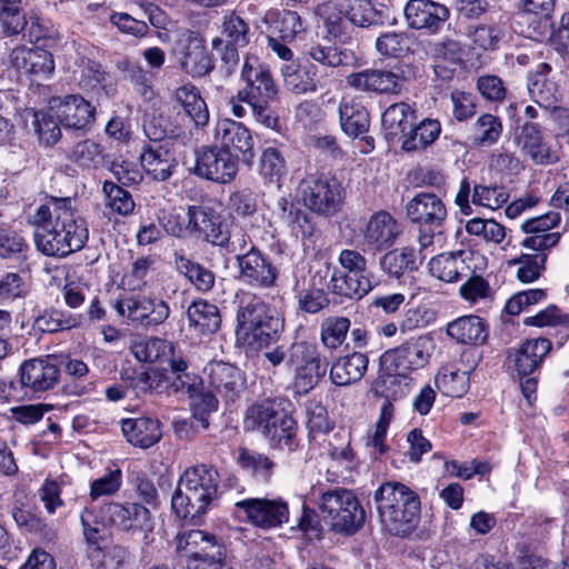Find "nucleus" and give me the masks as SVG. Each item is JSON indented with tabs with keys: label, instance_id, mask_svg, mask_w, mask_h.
Listing matches in <instances>:
<instances>
[{
	"label": "nucleus",
	"instance_id": "nucleus-3",
	"mask_svg": "<svg viewBox=\"0 0 569 569\" xmlns=\"http://www.w3.org/2000/svg\"><path fill=\"white\" fill-rule=\"evenodd\" d=\"M378 520L385 531L392 536H406L419 519L420 499L408 486L398 481H386L373 492Z\"/></svg>",
	"mask_w": 569,
	"mask_h": 569
},
{
	"label": "nucleus",
	"instance_id": "nucleus-56",
	"mask_svg": "<svg viewBox=\"0 0 569 569\" xmlns=\"http://www.w3.org/2000/svg\"><path fill=\"white\" fill-rule=\"evenodd\" d=\"M130 349L138 361L156 362L172 352V345L161 338H149L134 342Z\"/></svg>",
	"mask_w": 569,
	"mask_h": 569
},
{
	"label": "nucleus",
	"instance_id": "nucleus-19",
	"mask_svg": "<svg viewBox=\"0 0 569 569\" xmlns=\"http://www.w3.org/2000/svg\"><path fill=\"white\" fill-rule=\"evenodd\" d=\"M50 109L59 123L68 129L86 130L94 121L96 108L78 94L52 99Z\"/></svg>",
	"mask_w": 569,
	"mask_h": 569
},
{
	"label": "nucleus",
	"instance_id": "nucleus-22",
	"mask_svg": "<svg viewBox=\"0 0 569 569\" xmlns=\"http://www.w3.org/2000/svg\"><path fill=\"white\" fill-rule=\"evenodd\" d=\"M402 232L400 222L388 211L372 213L361 230L362 244L370 250L381 251L392 247Z\"/></svg>",
	"mask_w": 569,
	"mask_h": 569
},
{
	"label": "nucleus",
	"instance_id": "nucleus-13",
	"mask_svg": "<svg viewBox=\"0 0 569 569\" xmlns=\"http://www.w3.org/2000/svg\"><path fill=\"white\" fill-rule=\"evenodd\" d=\"M113 307L120 317L144 329L163 323L170 316V307L164 300L141 293L121 297Z\"/></svg>",
	"mask_w": 569,
	"mask_h": 569
},
{
	"label": "nucleus",
	"instance_id": "nucleus-7",
	"mask_svg": "<svg viewBox=\"0 0 569 569\" xmlns=\"http://www.w3.org/2000/svg\"><path fill=\"white\" fill-rule=\"evenodd\" d=\"M282 320L262 300L254 297L237 311L236 335L248 346L262 348L279 339Z\"/></svg>",
	"mask_w": 569,
	"mask_h": 569
},
{
	"label": "nucleus",
	"instance_id": "nucleus-50",
	"mask_svg": "<svg viewBox=\"0 0 569 569\" xmlns=\"http://www.w3.org/2000/svg\"><path fill=\"white\" fill-rule=\"evenodd\" d=\"M216 546L218 545L214 536L202 530H188L178 533L176 537V550L183 552L187 559L214 549Z\"/></svg>",
	"mask_w": 569,
	"mask_h": 569
},
{
	"label": "nucleus",
	"instance_id": "nucleus-63",
	"mask_svg": "<svg viewBox=\"0 0 569 569\" xmlns=\"http://www.w3.org/2000/svg\"><path fill=\"white\" fill-rule=\"evenodd\" d=\"M187 392L191 399L193 418L201 423L202 428H208V417L217 410L218 400L211 392L198 391L196 383H193V390H187Z\"/></svg>",
	"mask_w": 569,
	"mask_h": 569
},
{
	"label": "nucleus",
	"instance_id": "nucleus-6",
	"mask_svg": "<svg viewBox=\"0 0 569 569\" xmlns=\"http://www.w3.org/2000/svg\"><path fill=\"white\" fill-rule=\"evenodd\" d=\"M433 350L435 343L432 338L422 335L410 338L402 345L386 351L381 356V363L389 373L383 379V383L392 386L403 382L405 388L400 389L399 395L406 393L410 383V379L406 373L426 367ZM391 395L397 396L398 392L393 391Z\"/></svg>",
	"mask_w": 569,
	"mask_h": 569
},
{
	"label": "nucleus",
	"instance_id": "nucleus-58",
	"mask_svg": "<svg viewBox=\"0 0 569 569\" xmlns=\"http://www.w3.org/2000/svg\"><path fill=\"white\" fill-rule=\"evenodd\" d=\"M412 40L405 32H387L376 40L377 51L385 57L401 58L411 52Z\"/></svg>",
	"mask_w": 569,
	"mask_h": 569
},
{
	"label": "nucleus",
	"instance_id": "nucleus-16",
	"mask_svg": "<svg viewBox=\"0 0 569 569\" xmlns=\"http://www.w3.org/2000/svg\"><path fill=\"white\" fill-rule=\"evenodd\" d=\"M239 280L252 288L269 289L276 284L277 268L259 249L251 246L243 253L237 254Z\"/></svg>",
	"mask_w": 569,
	"mask_h": 569
},
{
	"label": "nucleus",
	"instance_id": "nucleus-47",
	"mask_svg": "<svg viewBox=\"0 0 569 569\" xmlns=\"http://www.w3.org/2000/svg\"><path fill=\"white\" fill-rule=\"evenodd\" d=\"M430 54L437 62L436 70L449 66L452 70L461 67L466 58L465 46L457 39L442 38L430 47Z\"/></svg>",
	"mask_w": 569,
	"mask_h": 569
},
{
	"label": "nucleus",
	"instance_id": "nucleus-42",
	"mask_svg": "<svg viewBox=\"0 0 569 569\" xmlns=\"http://www.w3.org/2000/svg\"><path fill=\"white\" fill-rule=\"evenodd\" d=\"M423 257H418L413 248L403 247L391 250L380 258L381 269L391 277H400L407 270H416L421 264Z\"/></svg>",
	"mask_w": 569,
	"mask_h": 569
},
{
	"label": "nucleus",
	"instance_id": "nucleus-31",
	"mask_svg": "<svg viewBox=\"0 0 569 569\" xmlns=\"http://www.w3.org/2000/svg\"><path fill=\"white\" fill-rule=\"evenodd\" d=\"M121 431L128 442L142 449L154 446L162 437L160 421L150 417L122 419Z\"/></svg>",
	"mask_w": 569,
	"mask_h": 569
},
{
	"label": "nucleus",
	"instance_id": "nucleus-43",
	"mask_svg": "<svg viewBox=\"0 0 569 569\" xmlns=\"http://www.w3.org/2000/svg\"><path fill=\"white\" fill-rule=\"evenodd\" d=\"M416 110L406 102L389 106L382 113L381 123L389 137L403 136L413 126Z\"/></svg>",
	"mask_w": 569,
	"mask_h": 569
},
{
	"label": "nucleus",
	"instance_id": "nucleus-23",
	"mask_svg": "<svg viewBox=\"0 0 569 569\" xmlns=\"http://www.w3.org/2000/svg\"><path fill=\"white\" fill-rule=\"evenodd\" d=\"M19 377L33 396L52 390L59 382L60 370L51 357L33 358L21 363Z\"/></svg>",
	"mask_w": 569,
	"mask_h": 569
},
{
	"label": "nucleus",
	"instance_id": "nucleus-41",
	"mask_svg": "<svg viewBox=\"0 0 569 569\" xmlns=\"http://www.w3.org/2000/svg\"><path fill=\"white\" fill-rule=\"evenodd\" d=\"M441 132V124L437 119L426 118L403 136L401 148L407 152L425 150L431 146Z\"/></svg>",
	"mask_w": 569,
	"mask_h": 569
},
{
	"label": "nucleus",
	"instance_id": "nucleus-17",
	"mask_svg": "<svg viewBox=\"0 0 569 569\" xmlns=\"http://www.w3.org/2000/svg\"><path fill=\"white\" fill-rule=\"evenodd\" d=\"M406 216L411 223L433 231L443 227L448 212L439 196L431 192H419L407 202Z\"/></svg>",
	"mask_w": 569,
	"mask_h": 569
},
{
	"label": "nucleus",
	"instance_id": "nucleus-61",
	"mask_svg": "<svg viewBox=\"0 0 569 569\" xmlns=\"http://www.w3.org/2000/svg\"><path fill=\"white\" fill-rule=\"evenodd\" d=\"M547 261L546 253L521 254L512 260L518 266L517 279L522 283H531L539 279L545 270Z\"/></svg>",
	"mask_w": 569,
	"mask_h": 569
},
{
	"label": "nucleus",
	"instance_id": "nucleus-64",
	"mask_svg": "<svg viewBox=\"0 0 569 569\" xmlns=\"http://www.w3.org/2000/svg\"><path fill=\"white\" fill-rule=\"evenodd\" d=\"M102 191L106 197V206L121 216L131 213L134 209V201L131 194L111 181H104Z\"/></svg>",
	"mask_w": 569,
	"mask_h": 569
},
{
	"label": "nucleus",
	"instance_id": "nucleus-30",
	"mask_svg": "<svg viewBox=\"0 0 569 569\" xmlns=\"http://www.w3.org/2000/svg\"><path fill=\"white\" fill-rule=\"evenodd\" d=\"M550 71L549 63H540L535 72L529 73L527 82L531 100L547 110L556 109L561 98L557 83L549 77Z\"/></svg>",
	"mask_w": 569,
	"mask_h": 569
},
{
	"label": "nucleus",
	"instance_id": "nucleus-10",
	"mask_svg": "<svg viewBox=\"0 0 569 569\" xmlns=\"http://www.w3.org/2000/svg\"><path fill=\"white\" fill-rule=\"evenodd\" d=\"M325 14L328 32L342 40L349 37L351 26L369 28L380 23V14L369 0H346L327 4Z\"/></svg>",
	"mask_w": 569,
	"mask_h": 569
},
{
	"label": "nucleus",
	"instance_id": "nucleus-34",
	"mask_svg": "<svg viewBox=\"0 0 569 569\" xmlns=\"http://www.w3.org/2000/svg\"><path fill=\"white\" fill-rule=\"evenodd\" d=\"M189 331L197 337L214 333L221 325V316L216 305L206 300L192 302L187 310Z\"/></svg>",
	"mask_w": 569,
	"mask_h": 569
},
{
	"label": "nucleus",
	"instance_id": "nucleus-55",
	"mask_svg": "<svg viewBox=\"0 0 569 569\" xmlns=\"http://www.w3.org/2000/svg\"><path fill=\"white\" fill-rule=\"evenodd\" d=\"M350 329V320L347 317H328L320 325V339L327 349L335 350L346 340Z\"/></svg>",
	"mask_w": 569,
	"mask_h": 569
},
{
	"label": "nucleus",
	"instance_id": "nucleus-27",
	"mask_svg": "<svg viewBox=\"0 0 569 569\" xmlns=\"http://www.w3.org/2000/svg\"><path fill=\"white\" fill-rule=\"evenodd\" d=\"M251 38V31L248 22L234 11L226 12L221 18L220 37L213 40L223 43L226 52L223 60L237 63L239 60L238 49L244 48Z\"/></svg>",
	"mask_w": 569,
	"mask_h": 569
},
{
	"label": "nucleus",
	"instance_id": "nucleus-5",
	"mask_svg": "<svg viewBox=\"0 0 569 569\" xmlns=\"http://www.w3.org/2000/svg\"><path fill=\"white\" fill-rule=\"evenodd\" d=\"M317 507L329 529L338 535L352 536L366 522V511L359 498L346 488L322 491Z\"/></svg>",
	"mask_w": 569,
	"mask_h": 569
},
{
	"label": "nucleus",
	"instance_id": "nucleus-2",
	"mask_svg": "<svg viewBox=\"0 0 569 569\" xmlns=\"http://www.w3.org/2000/svg\"><path fill=\"white\" fill-rule=\"evenodd\" d=\"M241 78L247 84L236 97L230 98L232 114L237 118L244 117L246 108L241 104L243 102L250 107L257 122L266 128L276 129L279 118L270 108V102L276 99L278 89L269 69L259 64L256 59L247 58Z\"/></svg>",
	"mask_w": 569,
	"mask_h": 569
},
{
	"label": "nucleus",
	"instance_id": "nucleus-52",
	"mask_svg": "<svg viewBox=\"0 0 569 569\" xmlns=\"http://www.w3.org/2000/svg\"><path fill=\"white\" fill-rule=\"evenodd\" d=\"M24 118L31 119L34 132L38 134L39 140L48 147L56 144L61 138V129L56 117L48 114L44 111H37L34 109H27Z\"/></svg>",
	"mask_w": 569,
	"mask_h": 569
},
{
	"label": "nucleus",
	"instance_id": "nucleus-59",
	"mask_svg": "<svg viewBox=\"0 0 569 569\" xmlns=\"http://www.w3.org/2000/svg\"><path fill=\"white\" fill-rule=\"evenodd\" d=\"M509 199V192L506 187L492 184H475L472 188L471 202L475 206L483 207L490 210L501 208Z\"/></svg>",
	"mask_w": 569,
	"mask_h": 569
},
{
	"label": "nucleus",
	"instance_id": "nucleus-18",
	"mask_svg": "<svg viewBox=\"0 0 569 569\" xmlns=\"http://www.w3.org/2000/svg\"><path fill=\"white\" fill-rule=\"evenodd\" d=\"M144 131L153 142L142 148L140 153L141 167L152 179L164 181L171 177L177 160L168 147L157 143L158 140L164 137V130L150 132V129L146 126Z\"/></svg>",
	"mask_w": 569,
	"mask_h": 569
},
{
	"label": "nucleus",
	"instance_id": "nucleus-32",
	"mask_svg": "<svg viewBox=\"0 0 569 569\" xmlns=\"http://www.w3.org/2000/svg\"><path fill=\"white\" fill-rule=\"evenodd\" d=\"M189 233H199L206 241L222 246L227 234L222 232L220 218L211 210L198 206H189L187 210Z\"/></svg>",
	"mask_w": 569,
	"mask_h": 569
},
{
	"label": "nucleus",
	"instance_id": "nucleus-21",
	"mask_svg": "<svg viewBox=\"0 0 569 569\" xmlns=\"http://www.w3.org/2000/svg\"><path fill=\"white\" fill-rule=\"evenodd\" d=\"M248 521L260 528H273L288 521V505L282 499L249 498L236 502Z\"/></svg>",
	"mask_w": 569,
	"mask_h": 569
},
{
	"label": "nucleus",
	"instance_id": "nucleus-40",
	"mask_svg": "<svg viewBox=\"0 0 569 569\" xmlns=\"http://www.w3.org/2000/svg\"><path fill=\"white\" fill-rule=\"evenodd\" d=\"M80 521L82 526L83 536L89 547H94L98 551V546L108 542V523H111L108 516L96 508L86 507L80 513Z\"/></svg>",
	"mask_w": 569,
	"mask_h": 569
},
{
	"label": "nucleus",
	"instance_id": "nucleus-44",
	"mask_svg": "<svg viewBox=\"0 0 569 569\" xmlns=\"http://www.w3.org/2000/svg\"><path fill=\"white\" fill-rule=\"evenodd\" d=\"M174 99L183 108L197 127H203L209 121V111L199 90L192 84H183L174 92Z\"/></svg>",
	"mask_w": 569,
	"mask_h": 569
},
{
	"label": "nucleus",
	"instance_id": "nucleus-46",
	"mask_svg": "<svg viewBox=\"0 0 569 569\" xmlns=\"http://www.w3.org/2000/svg\"><path fill=\"white\" fill-rule=\"evenodd\" d=\"M435 382L442 395L460 398L469 390V372L452 365L442 366L436 376Z\"/></svg>",
	"mask_w": 569,
	"mask_h": 569
},
{
	"label": "nucleus",
	"instance_id": "nucleus-25",
	"mask_svg": "<svg viewBox=\"0 0 569 569\" xmlns=\"http://www.w3.org/2000/svg\"><path fill=\"white\" fill-rule=\"evenodd\" d=\"M10 64L20 74L47 79L54 71L52 53L40 46L14 48L10 53Z\"/></svg>",
	"mask_w": 569,
	"mask_h": 569
},
{
	"label": "nucleus",
	"instance_id": "nucleus-53",
	"mask_svg": "<svg viewBox=\"0 0 569 569\" xmlns=\"http://www.w3.org/2000/svg\"><path fill=\"white\" fill-rule=\"evenodd\" d=\"M89 558L96 569H124L128 563V551L119 546L108 547L107 542L94 547H89Z\"/></svg>",
	"mask_w": 569,
	"mask_h": 569
},
{
	"label": "nucleus",
	"instance_id": "nucleus-38",
	"mask_svg": "<svg viewBox=\"0 0 569 569\" xmlns=\"http://www.w3.org/2000/svg\"><path fill=\"white\" fill-rule=\"evenodd\" d=\"M281 73L284 87L293 93L313 92L317 89L316 67L312 64L286 63L281 67Z\"/></svg>",
	"mask_w": 569,
	"mask_h": 569
},
{
	"label": "nucleus",
	"instance_id": "nucleus-1",
	"mask_svg": "<svg viewBox=\"0 0 569 569\" xmlns=\"http://www.w3.org/2000/svg\"><path fill=\"white\" fill-rule=\"evenodd\" d=\"M34 242L49 257H66L82 249L88 240L86 221L77 216L70 198L51 197L32 216Z\"/></svg>",
	"mask_w": 569,
	"mask_h": 569
},
{
	"label": "nucleus",
	"instance_id": "nucleus-24",
	"mask_svg": "<svg viewBox=\"0 0 569 569\" xmlns=\"http://www.w3.org/2000/svg\"><path fill=\"white\" fill-rule=\"evenodd\" d=\"M214 143L233 154H242L243 161L250 162L253 158V139L250 130L241 122L231 119L217 121L213 130Z\"/></svg>",
	"mask_w": 569,
	"mask_h": 569
},
{
	"label": "nucleus",
	"instance_id": "nucleus-11",
	"mask_svg": "<svg viewBox=\"0 0 569 569\" xmlns=\"http://www.w3.org/2000/svg\"><path fill=\"white\" fill-rule=\"evenodd\" d=\"M303 204L312 212L331 216L340 210L345 189L335 177L309 174L299 183Z\"/></svg>",
	"mask_w": 569,
	"mask_h": 569
},
{
	"label": "nucleus",
	"instance_id": "nucleus-45",
	"mask_svg": "<svg viewBox=\"0 0 569 569\" xmlns=\"http://www.w3.org/2000/svg\"><path fill=\"white\" fill-rule=\"evenodd\" d=\"M180 66L191 77L207 74L212 68V59L201 41L192 39L186 46Z\"/></svg>",
	"mask_w": 569,
	"mask_h": 569
},
{
	"label": "nucleus",
	"instance_id": "nucleus-54",
	"mask_svg": "<svg viewBox=\"0 0 569 569\" xmlns=\"http://www.w3.org/2000/svg\"><path fill=\"white\" fill-rule=\"evenodd\" d=\"M238 462L246 472L260 482L268 481L273 473V461L256 451L240 449Z\"/></svg>",
	"mask_w": 569,
	"mask_h": 569
},
{
	"label": "nucleus",
	"instance_id": "nucleus-37",
	"mask_svg": "<svg viewBox=\"0 0 569 569\" xmlns=\"http://www.w3.org/2000/svg\"><path fill=\"white\" fill-rule=\"evenodd\" d=\"M449 337L460 343L481 345L487 340V326L480 317L466 316L456 319L447 327Z\"/></svg>",
	"mask_w": 569,
	"mask_h": 569
},
{
	"label": "nucleus",
	"instance_id": "nucleus-60",
	"mask_svg": "<svg viewBox=\"0 0 569 569\" xmlns=\"http://www.w3.org/2000/svg\"><path fill=\"white\" fill-rule=\"evenodd\" d=\"M466 231L495 244L502 243L506 238V228L493 219L473 218L466 223Z\"/></svg>",
	"mask_w": 569,
	"mask_h": 569
},
{
	"label": "nucleus",
	"instance_id": "nucleus-39",
	"mask_svg": "<svg viewBox=\"0 0 569 569\" xmlns=\"http://www.w3.org/2000/svg\"><path fill=\"white\" fill-rule=\"evenodd\" d=\"M339 118L342 130L350 137H359L366 133L370 126L368 111L355 100L343 99L340 102Z\"/></svg>",
	"mask_w": 569,
	"mask_h": 569
},
{
	"label": "nucleus",
	"instance_id": "nucleus-9",
	"mask_svg": "<svg viewBox=\"0 0 569 569\" xmlns=\"http://www.w3.org/2000/svg\"><path fill=\"white\" fill-rule=\"evenodd\" d=\"M340 269L331 272L328 289L348 299H361L373 288V276L368 270L367 259L357 250L343 249L338 256Z\"/></svg>",
	"mask_w": 569,
	"mask_h": 569
},
{
	"label": "nucleus",
	"instance_id": "nucleus-14",
	"mask_svg": "<svg viewBox=\"0 0 569 569\" xmlns=\"http://www.w3.org/2000/svg\"><path fill=\"white\" fill-rule=\"evenodd\" d=\"M410 69L408 64H397L391 69H365L347 76L346 82L358 91L397 94L408 80Z\"/></svg>",
	"mask_w": 569,
	"mask_h": 569
},
{
	"label": "nucleus",
	"instance_id": "nucleus-33",
	"mask_svg": "<svg viewBox=\"0 0 569 569\" xmlns=\"http://www.w3.org/2000/svg\"><path fill=\"white\" fill-rule=\"evenodd\" d=\"M101 511L108 516L111 523L123 530L144 529L150 521L149 510L136 502H109L101 507Z\"/></svg>",
	"mask_w": 569,
	"mask_h": 569
},
{
	"label": "nucleus",
	"instance_id": "nucleus-36",
	"mask_svg": "<svg viewBox=\"0 0 569 569\" xmlns=\"http://www.w3.org/2000/svg\"><path fill=\"white\" fill-rule=\"evenodd\" d=\"M473 257L472 252L458 251L441 253L429 261L431 276L445 282H456L465 269V262Z\"/></svg>",
	"mask_w": 569,
	"mask_h": 569
},
{
	"label": "nucleus",
	"instance_id": "nucleus-26",
	"mask_svg": "<svg viewBox=\"0 0 569 569\" xmlns=\"http://www.w3.org/2000/svg\"><path fill=\"white\" fill-rule=\"evenodd\" d=\"M521 153L537 166L553 164L559 160L557 149L543 137L539 124L526 122L517 137Z\"/></svg>",
	"mask_w": 569,
	"mask_h": 569
},
{
	"label": "nucleus",
	"instance_id": "nucleus-57",
	"mask_svg": "<svg viewBox=\"0 0 569 569\" xmlns=\"http://www.w3.org/2000/svg\"><path fill=\"white\" fill-rule=\"evenodd\" d=\"M82 316L62 310H51L37 319V326L46 332H58L78 328L82 325Z\"/></svg>",
	"mask_w": 569,
	"mask_h": 569
},
{
	"label": "nucleus",
	"instance_id": "nucleus-49",
	"mask_svg": "<svg viewBox=\"0 0 569 569\" xmlns=\"http://www.w3.org/2000/svg\"><path fill=\"white\" fill-rule=\"evenodd\" d=\"M266 21L270 23L272 34H277L281 40L292 41L303 31L302 20L296 11H270L266 16Z\"/></svg>",
	"mask_w": 569,
	"mask_h": 569
},
{
	"label": "nucleus",
	"instance_id": "nucleus-35",
	"mask_svg": "<svg viewBox=\"0 0 569 569\" xmlns=\"http://www.w3.org/2000/svg\"><path fill=\"white\" fill-rule=\"evenodd\" d=\"M368 368V357L361 352H352L337 359L330 369V380L337 386H348L359 381Z\"/></svg>",
	"mask_w": 569,
	"mask_h": 569
},
{
	"label": "nucleus",
	"instance_id": "nucleus-4",
	"mask_svg": "<svg viewBox=\"0 0 569 569\" xmlns=\"http://www.w3.org/2000/svg\"><path fill=\"white\" fill-rule=\"evenodd\" d=\"M218 470L204 463L188 468L179 479L171 499L174 513L197 523L217 497Z\"/></svg>",
	"mask_w": 569,
	"mask_h": 569
},
{
	"label": "nucleus",
	"instance_id": "nucleus-29",
	"mask_svg": "<svg viewBox=\"0 0 569 569\" xmlns=\"http://www.w3.org/2000/svg\"><path fill=\"white\" fill-rule=\"evenodd\" d=\"M209 387L227 400H233L243 387L240 370L223 361H212L204 367Z\"/></svg>",
	"mask_w": 569,
	"mask_h": 569
},
{
	"label": "nucleus",
	"instance_id": "nucleus-48",
	"mask_svg": "<svg viewBox=\"0 0 569 569\" xmlns=\"http://www.w3.org/2000/svg\"><path fill=\"white\" fill-rule=\"evenodd\" d=\"M502 129V122L499 117L483 113L473 122L470 140L473 146L479 148L491 147L500 139Z\"/></svg>",
	"mask_w": 569,
	"mask_h": 569
},
{
	"label": "nucleus",
	"instance_id": "nucleus-15",
	"mask_svg": "<svg viewBox=\"0 0 569 569\" xmlns=\"http://www.w3.org/2000/svg\"><path fill=\"white\" fill-rule=\"evenodd\" d=\"M239 156L213 147H202L196 151L193 173L216 183H230L238 173Z\"/></svg>",
	"mask_w": 569,
	"mask_h": 569
},
{
	"label": "nucleus",
	"instance_id": "nucleus-28",
	"mask_svg": "<svg viewBox=\"0 0 569 569\" xmlns=\"http://www.w3.org/2000/svg\"><path fill=\"white\" fill-rule=\"evenodd\" d=\"M552 348V343L546 338L528 339L518 348L508 352L511 368L520 378L531 376L540 368L545 358Z\"/></svg>",
	"mask_w": 569,
	"mask_h": 569
},
{
	"label": "nucleus",
	"instance_id": "nucleus-51",
	"mask_svg": "<svg viewBox=\"0 0 569 569\" xmlns=\"http://www.w3.org/2000/svg\"><path fill=\"white\" fill-rule=\"evenodd\" d=\"M176 269L182 273L188 280L202 292L209 291L214 284V274L209 269L196 263L183 254L174 253Z\"/></svg>",
	"mask_w": 569,
	"mask_h": 569
},
{
	"label": "nucleus",
	"instance_id": "nucleus-20",
	"mask_svg": "<svg viewBox=\"0 0 569 569\" xmlns=\"http://www.w3.org/2000/svg\"><path fill=\"white\" fill-rule=\"evenodd\" d=\"M403 11L408 27L427 34L439 32L450 14L446 6L432 0H409Z\"/></svg>",
	"mask_w": 569,
	"mask_h": 569
},
{
	"label": "nucleus",
	"instance_id": "nucleus-12",
	"mask_svg": "<svg viewBox=\"0 0 569 569\" xmlns=\"http://www.w3.org/2000/svg\"><path fill=\"white\" fill-rule=\"evenodd\" d=\"M288 366L293 368L292 391L299 396L310 392L327 372L317 349L306 342L291 345Z\"/></svg>",
	"mask_w": 569,
	"mask_h": 569
},
{
	"label": "nucleus",
	"instance_id": "nucleus-8",
	"mask_svg": "<svg viewBox=\"0 0 569 569\" xmlns=\"http://www.w3.org/2000/svg\"><path fill=\"white\" fill-rule=\"evenodd\" d=\"M289 401L282 398L266 399L251 406L248 417L251 418L272 447L292 450L297 423L287 410Z\"/></svg>",
	"mask_w": 569,
	"mask_h": 569
},
{
	"label": "nucleus",
	"instance_id": "nucleus-62",
	"mask_svg": "<svg viewBox=\"0 0 569 569\" xmlns=\"http://www.w3.org/2000/svg\"><path fill=\"white\" fill-rule=\"evenodd\" d=\"M286 173V161L282 154L274 148H267L259 159V174L264 181L279 182Z\"/></svg>",
	"mask_w": 569,
	"mask_h": 569
}]
</instances>
